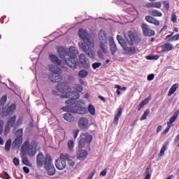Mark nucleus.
<instances>
[{
  "instance_id": "nucleus-40",
  "label": "nucleus",
  "mask_w": 179,
  "mask_h": 179,
  "mask_svg": "<svg viewBox=\"0 0 179 179\" xmlns=\"http://www.w3.org/2000/svg\"><path fill=\"white\" fill-rule=\"evenodd\" d=\"M6 100H8V97L6 96V95H4L1 97V100H0V103L1 104V106L3 104H5V103H6Z\"/></svg>"
},
{
  "instance_id": "nucleus-64",
  "label": "nucleus",
  "mask_w": 179,
  "mask_h": 179,
  "mask_svg": "<svg viewBox=\"0 0 179 179\" xmlns=\"http://www.w3.org/2000/svg\"><path fill=\"white\" fill-rule=\"evenodd\" d=\"M172 178H173V175H171L166 178V179H172Z\"/></svg>"
},
{
  "instance_id": "nucleus-28",
  "label": "nucleus",
  "mask_w": 179,
  "mask_h": 179,
  "mask_svg": "<svg viewBox=\"0 0 179 179\" xmlns=\"http://www.w3.org/2000/svg\"><path fill=\"white\" fill-rule=\"evenodd\" d=\"M57 90L58 92H60V93H64L65 91V84L64 83H60L57 85Z\"/></svg>"
},
{
  "instance_id": "nucleus-29",
  "label": "nucleus",
  "mask_w": 179,
  "mask_h": 179,
  "mask_svg": "<svg viewBox=\"0 0 179 179\" xmlns=\"http://www.w3.org/2000/svg\"><path fill=\"white\" fill-rule=\"evenodd\" d=\"M88 111L91 115H96V108L93 106V105H88Z\"/></svg>"
},
{
  "instance_id": "nucleus-54",
  "label": "nucleus",
  "mask_w": 179,
  "mask_h": 179,
  "mask_svg": "<svg viewBox=\"0 0 179 179\" xmlns=\"http://www.w3.org/2000/svg\"><path fill=\"white\" fill-rule=\"evenodd\" d=\"M4 179H10V176H9V173L8 172H4V177H3Z\"/></svg>"
},
{
  "instance_id": "nucleus-25",
  "label": "nucleus",
  "mask_w": 179,
  "mask_h": 179,
  "mask_svg": "<svg viewBox=\"0 0 179 179\" xmlns=\"http://www.w3.org/2000/svg\"><path fill=\"white\" fill-rule=\"evenodd\" d=\"M122 115V108H120L117 113L115 115L113 122L114 124H118V121H120V117Z\"/></svg>"
},
{
  "instance_id": "nucleus-31",
  "label": "nucleus",
  "mask_w": 179,
  "mask_h": 179,
  "mask_svg": "<svg viewBox=\"0 0 179 179\" xmlns=\"http://www.w3.org/2000/svg\"><path fill=\"white\" fill-rule=\"evenodd\" d=\"M67 145H68L69 150L71 152H73V148H74V146H75V144H74V143H73V141L69 140V141H68Z\"/></svg>"
},
{
  "instance_id": "nucleus-58",
  "label": "nucleus",
  "mask_w": 179,
  "mask_h": 179,
  "mask_svg": "<svg viewBox=\"0 0 179 179\" xmlns=\"http://www.w3.org/2000/svg\"><path fill=\"white\" fill-rule=\"evenodd\" d=\"M124 38H122V36H121V35H117V41H120L121 40H123Z\"/></svg>"
},
{
  "instance_id": "nucleus-21",
  "label": "nucleus",
  "mask_w": 179,
  "mask_h": 179,
  "mask_svg": "<svg viewBox=\"0 0 179 179\" xmlns=\"http://www.w3.org/2000/svg\"><path fill=\"white\" fill-rule=\"evenodd\" d=\"M145 20L146 22H148V23H151L155 26H160V22H159V20H156V18L152 16H150V15L145 16Z\"/></svg>"
},
{
  "instance_id": "nucleus-17",
  "label": "nucleus",
  "mask_w": 179,
  "mask_h": 179,
  "mask_svg": "<svg viewBox=\"0 0 179 179\" xmlns=\"http://www.w3.org/2000/svg\"><path fill=\"white\" fill-rule=\"evenodd\" d=\"M78 127H80L81 129H87V128H89V119H87V117L80 118Z\"/></svg>"
},
{
  "instance_id": "nucleus-14",
  "label": "nucleus",
  "mask_w": 179,
  "mask_h": 179,
  "mask_svg": "<svg viewBox=\"0 0 179 179\" xmlns=\"http://www.w3.org/2000/svg\"><path fill=\"white\" fill-rule=\"evenodd\" d=\"M178 115H179V110H178L174 113V114L173 115V117L170 118L169 122H168L167 127L163 131V135H166V134H167L169 131H170V128L173 127V123L176 122V120L178 118Z\"/></svg>"
},
{
  "instance_id": "nucleus-10",
  "label": "nucleus",
  "mask_w": 179,
  "mask_h": 179,
  "mask_svg": "<svg viewBox=\"0 0 179 179\" xmlns=\"http://www.w3.org/2000/svg\"><path fill=\"white\" fill-rule=\"evenodd\" d=\"M99 37L101 42V49L104 54H107V44H108V39L107 38L106 31L101 29L99 32Z\"/></svg>"
},
{
  "instance_id": "nucleus-51",
  "label": "nucleus",
  "mask_w": 179,
  "mask_h": 179,
  "mask_svg": "<svg viewBox=\"0 0 179 179\" xmlns=\"http://www.w3.org/2000/svg\"><path fill=\"white\" fill-rule=\"evenodd\" d=\"M23 171L26 174H29L30 173V169L27 166L23 167Z\"/></svg>"
},
{
  "instance_id": "nucleus-12",
  "label": "nucleus",
  "mask_w": 179,
  "mask_h": 179,
  "mask_svg": "<svg viewBox=\"0 0 179 179\" xmlns=\"http://www.w3.org/2000/svg\"><path fill=\"white\" fill-rule=\"evenodd\" d=\"M16 118H17V116L13 115L10 117L4 128V135H8L10 132V129L14 127V129H16Z\"/></svg>"
},
{
  "instance_id": "nucleus-8",
  "label": "nucleus",
  "mask_w": 179,
  "mask_h": 179,
  "mask_svg": "<svg viewBox=\"0 0 179 179\" xmlns=\"http://www.w3.org/2000/svg\"><path fill=\"white\" fill-rule=\"evenodd\" d=\"M49 71L52 72V74L49 76V79L51 82H56L58 83L62 80V76L60 75L61 73V69L55 66L54 64H50Z\"/></svg>"
},
{
  "instance_id": "nucleus-56",
  "label": "nucleus",
  "mask_w": 179,
  "mask_h": 179,
  "mask_svg": "<svg viewBox=\"0 0 179 179\" xmlns=\"http://www.w3.org/2000/svg\"><path fill=\"white\" fill-rule=\"evenodd\" d=\"M80 106V104H85V100L80 99V101H77V106Z\"/></svg>"
},
{
  "instance_id": "nucleus-18",
  "label": "nucleus",
  "mask_w": 179,
  "mask_h": 179,
  "mask_svg": "<svg viewBox=\"0 0 179 179\" xmlns=\"http://www.w3.org/2000/svg\"><path fill=\"white\" fill-rule=\"evenodd\" d=\"M79 59L80 64H82L85 68H90V62L89 61V59L86 57V55L85 54H80Z\"/></svg>"
},
{
  "instance_id": "nucleus-44",
  "label": "nucleus",
  "mask_w": 179,
  "mask_h": 179,
  "mask_svg": "<svg viewBox=\"0 0 179 179\" xmlns=\"http://www.w3.org/2000/svg\"><path fill=\"white\" fill-rule=\"evenodd\" d=\"M153 8H157L158 9H160L162 8V3L161 2H155L152 3Z\"/></svg>"
},
{
  "instance_id": "nucleus-48",
  "label": "nucleus",
  "mask_w": 179,
  "mask_h": 179,
  "mask_svg": "<svg viewBox=\"0 0 179 179\" xmlns=\"http://www.w3.org/2000/svg\"><path fill=\"white\" fill-rule=\"evenodd\" d=\"M97 55H98V57H99V58H100L101 59H103L104 58V55L103 54V52H101V50H98Z\"/></svg>"
},
{
  "instance_id": "nucleus-42",
  "label": "nucleus",
  "mask_w": 179,
  "mask_h": 179,
  "mask_svg": "<svg viewBox=\"0 0 179 179\" xmlns=\"http://www.w3.org/2000/svg\"><path fill=\"white\" fill-rule=\"evenodd\" d=\"M101 66V63L95 62L92 64L93 69H97V68H100Z\"/></svg>"
},
{
  "instance_id": "nucleus-24",
  "label": "nucleus",
  "mask_w": 179,
  "mask_h": 179,
  "mask_svg": "<svg viewBox=\"0 0 179 179\" xmlns=\"http://www.w3.org/2000/svg\"><path fill=\"white\" fill-rule=\"evenodd\" d=\"M177 89H178V84L176 83L173 85H172L171 87L170 88L168 92V96H173V94H174V93H176V92L177 91Z\"/></svg>"
},
{
  "instance_id": "nucleus-15",
  "label": "nucleus",
  "mask_w": 179,
  "mask_h": 179,
  "mask_svg": "<svg viewBox=\"0 0 179 179\" xmlns=\"http://www.w3.org/2000/svg\"><path fill=\"white\" fill-rule=\"evenodd\" d=\"M17 138L13 143V146H20L23 143V129H19L15 132Z\"/></svg>"
},
{
  "instance_id": "nucleus-43",
  "label": "nucleus",
  "mask_w": 179,
  "mask_h": 179,
  "mask_svg": "<svg viewBox=\"0 0 179 179\" xmlns=\"http://www.w3.org/2000/svg\"><path fill=\"white\" fill-rule=\"evenodd\" d=\"M23 122V119L22 117H20L17 120V122H15L16 127H19L20 125H22V123Z\"/></svg>"
},
{
  "instance_id": "nucleus-63",
  "label": "nucleus",
  "mask_w": 179,
  "mask_h": 179,
  "mask_svg": "<svg viewBox=\"0 0 179 179\" xmlns=\"http://www.w3.org/2000/svg\"><path fill=\"white\" fill-rule=\"evenodd\" d=\"M150 177H151L150 173H148V174L145 176V177L144 179H150Z\"/></svg>"
},
{
  "instance_id": "nucleus-35",
  "label": "nucleus",
  "mask_w": 179,
  "mask_h": 179,
  "mask_svg": "<svg viewBox=\"0 0 179 179\" xmlns=\"http://www.w3.org/2000/svg\"><path fill=\"white\" fill-rule=\"evenodd\" d=\"M87 75H89V72H87L85 70H81L78 73V76H80V78H86V76H87Z\"/></svg>"
},
{
  "instance_id": "nucleus-32",
  "label": "nucleus",
  "mask_w": 179,
  "mask_h": 179,
  "mask_svg": "<svg viewBox=\"0 0 179 179\" xmlns=\"http://www.w3.org/2000/svg\"><path fill=\"white\" fill-rule=\"evenodd\" d=\"M22 163L23 164H24L25 166H28L29 167H31V163H30V162L29 161V158H27V157H22Z\"/></svg>"
},
{
  "instance_id": "nucleus-38",
  "label": "nucleus",
  "mask_w": 179,
  "mask_h": 179,
  "mask_svg": "<svg viewBox=\"0 0 179 179\" xmlns=\"http://www.w3.org/2000/svg\"><path fill=\"white\" fill-rule=\"evenodd\" d=\"M66 160L68 161L69 166H71V167H73V166H75V161H73V159H71V158H69H69L66 159Z\"/></svg>"
},
{
  "instance_id": "nucleus-7",
  "label": "nucleus",
  "mask_w": 179,
  "mask_h": 179,
  "mask_svg": "<svg viewBox=\"0 0 179 179\" xmlns=\"http://www.w3.org/2000/svg\"><path fill=\"white\" fill-rule=\"evenodd\" d=\"M50 59L51 62L55 64V65H57L58 66H60L64 69V65H68L71 69H76V63L73 62H71L70 60H68L67 59H62V60H59L58 57L55 56V55H50Z\"/></svg>"
},
{
  "instance_id": "nucleus-22",
  "label": "nucleus",
  "mask_w": 179,
  "mask_h": 179,
  "mask_svg": "<svg viewBox=\"0 0 179 179\" xmlns=\"http://www.w3.org/2000/svg\"><path fill=\"white\" fill-rule=\"evenodd\" d=\"M161 48H162L163 52H166H166L171 51V50H173V48H174V46L173 45V44H171L170 43H166L163 44L161 46Z\"/></svg>"
},
{
  "instance_id": "nucleus-20",
  "label": "nucleus",
  "mask_w": 179,
  "mask_h": 179,
  "mask_svg": "<svg viewBox=\"0 0 179 179\" xmlns=\"http://www.w3.org/2000/svg\"><path fill=\"white\" fill-rule=\"evenodd\" d=\"M44 163H45V157L41 152L36 156V164L38 166V167H42Z\"/></svg>"
},
{
  "instance_id": "nucleus-34",
  "label": "nucleus",
  "mask_w": 179,
  "mask_h": 179,
  "mask_svg": "<svg viewBox=\"0 0 179 179\" xmlns=\"http://www.w3.org/2000/svg\"><path fill=\"white\" fill-rule=\"evenodd\" d=\"M16 110V104H11L7 109L8 113L10 114V113H13Z\"/></svg>"
},
{
  "instance_id": "nucleus-59",
  "label": "nucleus",
  "mask_w": 179,
  "mask_h": 179,
  "mask_svg": "<svg viewBox=\"0 0 179 179\" xmlns=\"http://www.w3.org/2000/svg\"><path fill=\"white\" fill-rule=\"evenodd\" d=\"M160 131H162V125H159V126L157 127V134H159V132H160Z\"/></svg>"
},
{
  "instance_id": "nucleus-61",
  "label": "nucleus",
  "mask_w": 179,
  "mask_h": 179,
  "mask_svg": "<svg viewBox=\"0 0 179 179\" xmlns=\"http://www.w3.org/2000/svg\"><path fill=\"white\" fill-rule=\"evenodd\" d=\"M99 99H100V100H101L103 103H106V99H104V97H103L102 96H99Z\"/></svg>"
},
{
  "instance_id": "nucleus-53",
  "label": "nucleus",
  "mask_w": 179,
  "mask_h": 179,
  "mask_svg": "<svg viewBox=\"0 0 179 179\" xmlns=\"http://www.w3.org/2000/svg\"><path fill=\"white\" fill-rule=\"evenodd\" d=\"M73 135H74L75 139H76V138H78V135H79V129L74 130Z\"/></svg>"
},
{
  "instance_id": "nucleus-52",
  "label": "nucleus",
  "mask_w": 179,
  "mask_h": 179,
  "mask_svg": "<svg viewBox=\"0 0 179 179\" xmlns=\"http://www.w3.org/2000/svg\"><path fill=\"white\" fill-rule=\"evenodd\" d=\"M100 176H101L102 177H106V176H107V169H104L103 171H102L100 173Z\"/></svg>"
},
{
  "instance_id": "nucleus-19",
  "label": "nucleus",
  "mask_w": 179,
  "mask_h": 179,
  "mask_svg": "<svg viewBox=\"0 0 179 179\" xmlns=\"http://www.w3.org/2000/svg\"><path fill=\"white\" fill-rule=\"evenodd\" d=\"M109 45H110V50L112 55H115V52H117V51H118V48H117V44H115L114 38L110 37L109 38Z\"/></svg>"
},
{
  "instance_id": "nucleus-5",
  "label": "nucleus",
  "mask_w": 179,
  "mask_h": 179,
  "mask_svg": "<svg viewBox=\"0 0 179 179\" xmlns=\"http://www.w3.org/2000/svg\"><path fill=\"white\" fill-rule=\"evenodd\" d=\"M124 38L126 41H127L129 45H126L124 48L123 49L125 54H127V55H134V54L136 53V48L132 46L134 45V41L136 40V34L134 33V31H130L127 32V34H124Z\"/></svg>"
},
{
  "instance_id": "nucleus-41",
  "label": "nucleus",
  "mask_w": 179,
  "mask_h": 179,
  "mask_svg": "<svg viewBox=\"0 0 179 179\" xmlns=\"http://www.w3.org/2000/svg\"><path fill=\"white\" fill-rule=\"evenodd\" d=\"M119 44L121 45V47L124 49L125 46L127 45V42H125V40L122 39L118 41Z\"/></svg>"
},
{
  "instance_id": "nucleus-23",
  "label": "nucleus",
  "mask_w": 179,
  "mask_h": 179,
  "mask_svg": "<svg viewBox=\"0 0 179 179\" xmlns=\"http://www.w3.org/2000/svg\"><path fill=\"white\" fill-rule=\"evenodd\" d=\"M64 120H66V121H68L69 122H73V121H75V117L70 113H66L64 114Z\"/></svg>"
},
{
  "instance_id": "nucleus-57",
  "label": "nucleus",
  "mask_w": 179,
  "mask_h": 179,
  "mask_svg": "<svg viewBox=\"0 0 179 179\" xmlns=\"http://www.w3.org/2000/svg\"><path fill=\"white\" fill-rule=\"evenodd\" d=\"M146 8H153V3H149L145 5Z\"/></svg>"
},
{
  "instance_id": "nucleus-50",
  "label": "nucleus",
  "mask_w": 179,
  "mask_h": 179,
  "mask_svg": "<svg viewBox=\"0 0 179 179\" xmlns=\"http://www.w3.org/2000/svg\"><path fill=\"white\" fill-rule=\"evenodd\" d=\"M148 80H153L155 79V74H150L147 77Z\"/></svg>"
},
{
  "instance_id": "nucleus-6",
  "label": "nucleus",
  "mask_w": 179,
  "mask_h": 179,
  "mask_svg": "<svg viewBox=\"0 0 179 179\" xmlns=\"http://www.w3.org/2000/svg\"><path fill=\"white\" fill-rule=\"evenodd\" d=\"M21 153L23 156L27 155L29 157H34L37 153V144L36 142L30 143L29 140H27L21 147Z\"/></svg>"
},
{
  "instance_id": "nucleus-33",
  "label": "nucleus",
  "mask_w": 179,
  "mask_h": 179,
  "mask_svg": "<svg viewBox=\"0 0 179 179\" xmlns=\"http://www.w3.org/2000/svg\"><path fill=\"white\" fill-rule=\"evenodd\" d=\"M12 145V140L11 139H8L6 141V145H5V149L6 150V152H9V150H10V146Z\"/></svg>"
},
{
  "instance_id": "nucleus-13",
  "label": "nucleus",
  "mask_w": 179,
  "mask_h": 179,
  "mask_svg": "<svg viewBox=\"0 0 179 179\" xmlns=\"http://www.w3.org/2000/svg\"><path fill=\"white\" fill-rule=\"evenodd\" d=\"M71 110L73 114H87V108L78 106L76 99H73V108H71Z\"/></svg>"
},
{
  "instance_id": "nucleus-3",
  "label": "nucleus",
  "mask_w": 179,
  "mask_h": 179,
  "mask_svg": "<svg viewBox=\"0 0 179 179\" xmlns=\"http://www.w3.org/2000/svg\"><path fill=\"white\" fill-rule=\"evenodd\" d=\"M58 53L61 59H67V61H70L72 64L75 62L77 65L76 68H78V63L76 62V60H75V58H76L79 52H78L76 47L71 46L69 50L64 48H59Z\"/></svg>"
},
{
  "instance_id": "nucleus-49",
  "label": "nucleus",
  "mask_w": 179,
  "mask_h": 179,
  "mask_svg": "<svg viewBox=\"0 0 179 179\" xmlns=\"http://www.w3.org/2000/svg\"><path fill=\"white\" fill-rule=\"evenodd\" d=\"M164 8H166V9H167V10H169V9H170V4L169 3V1H164Z\"/></svg>"
},
{
  "instance_id": "nucleus-30",
  "label": "nucleus",
  "mask_w": 179,
  "mask_h": 179,
  "mask_svg": "<svg viewBox=\"0 0 179 179\" xmlns=\"http://www.w3.org/2000/svg\"><path fill=\"white\" fill-rule=\"evenodd\" d=\"M149 113H150V110H149V109L145 110L144 111V113L140 118L141 121H144V120H146V118H148V116L149 115Z\"/></svg>"
},
{
  "instance_id": "nucleus-9",
  "label": "nucleus",
  "mask_w": 179,
  "mask_h": 179,
  "mask_svg": "<svg viewBox=\"0 0 179 179\" xmlns=\"http://www.w3.org/2000/svg\"><path fill=\"white\" fill-rule=\"evenodd\" d=\"M44 166L45 169L48 171V176H55L56 173L55 166H54V164H52V159L51 158V155L49 154L45 155Z\"/></svg>"
},
{
  "instance_id": "nucleus-55",
  "label": "nucleus",
  "mask_w": 179,
  "mask_h": 179,
  "mask_svg": "<svg viewBox=\"0 0 179 179\" xmlns=\"http://www.w3.org/2000/svg\"><path fill=\"white\" fill-rule=\"evenodd\" d=\"M169 41H177V36L176 35L172 36L169 40Z\"/></svg>"
},
{
  "instance_id": "nucleus-11",
  "label": "nucleus",
  "mask_w": 179,
  "mask_h": 179,
  "mask_svg": "<svg viewBox=\"0 0 179 179\" xmlns=\"http://www.w3.org/2000/svg\"><path fill=\"white\" fill-rule=\"evenodd\" d=\"M69 159V155L66 153H62L60 155L59 159H56L55 166L58 170H64L66 167V160Z\"/></svg>"
},
{
  "instance_id": "nucleus-46",
  "label": "nucleus",
  "mask_w": 179,
  "mask_h": 179,
  "mask_svg": "<svg viewBox=\"0 0 179 179\" xmlns=\"http://www.w3.org/2000/svg\"><path fill=\"white\" fill-rule=\"evenodd\" d=\"M171 21L173 23H177V15H176L174 13H173L171 15Z\"/></svg>"
},
{
  "instance_id": "nucleus-60",
  "label": "nucleus",
  "mask_w": 179,
  "mask_h": 179,
  "mask_svg": "<svg viewBox=\"0 0 179 179\" xmlns=\"http://www.w3.org/2000/svg\"><path fill=\"white\" fill-rule=\"evenodd\" d=\"M5 143V141H3V138L2 137H0V145H3Z\"/></svg>"
},
{
  "instance_id": "nucleus-37",
  "label": "nucleus",
  "mask_w": 179,
  "mask_h": 179,
  "mask_svg": "<svg viewBox=\"0 0 179 179\" xmlns=\"http://www.w3.org/2000/svg\"><path fill=\"white\" fill-rule=\"evenodd\" d=\"M166 150H167V145H164L161 148L159 156H164V152H166Z\"/></svg>"
},
{
  "instance_id": "nucleus-26",
  "label": "nucleus",
  "mask_w": 179,
  "mask_h": 179,
  "mask_svg": "<svg viewBox=\"0 0 179 179\" xmlns=\"http://www.w3.org/2000/svg\"><path fill=\"white\" fill-rule=\"evenodd\" d=\"M150 15H152V16H155V17H160L162 16H163V14L162 13V12L157 10H151L150 11Z\"/></svg>"
},
{
  "instance_id": "nucleus-16",
  "label": "nucleus",
  "mask_w": 179,
  "mask_h": 179,
  "mask_svg": "<svg viewBox=\"0 0 179 179\" xmlns=\"http://www.w3.org/2000/svg\"><path fill=\"white\" fill-rule=\"evenodd\" d=\"M141 27L144 36H155V31L149 28V25L146 24H142Z\"/></svg>"
},
{
  "instance_id": "nucleus-62",
  "label": "nucleus",
  "mask_w": 179,
  "mask_h": 179,
  "mask_svg": "<svg viewBox=\"0 0 179 179\" xmlns=\"http://www.w3.org/2000/svg\"><path fill=\"white\" fill-rule=\"evenodd\" d=\"M173 34H174V32H172V34L167 35V36H166V40H167L168 38H170V37H172V36H173Z\"/></svg>"
},
{
  "instance_id": "nucleus-39",
  "label": "nucleus",
  "mask_w": 179,
  "mask_h": 179,
  "mask_svg": "<svg viewBox=\"0 0 179 179\" xmlns=\"http://www.w3.org/2000/svg\"><path fill=\"white\" fill-rule=\"evenodd\" d=\"M3 125H5L3 120H0V135H2L3 132Z\"/></svg>"
},
{
  "instance_id": "nucleus-1",
  "label": "nucleus",
  "mask_w": 179,
  "mask_h": 179,
  "mask_svg": "<svg viewBox=\"0 0 179 179\" xmlns=\"http://www.w3.org/2000/svg\"><path fill=\"white\" fill-rule=\"evenodd\" d=\"M78 34L80 38H82V40L84 41V43H79V48H80V50H83V51L90 58H94L96 55L94 50H93V48L94 47V41H93V38H92V36L89 34L87 31L83 29H79Z\"/></svg>"
},
{
  "instance_id": "nucleus-47",
  "label": "nucleus",
  "mask_w": 179,
  "mask_h": 179,
  "mask_svg": "<svg viewBox=\"0 0 179 179\" xmlns=\"http://www.w3.org/2000/svg\"><path fill=\"white\" fill-rule=\"evenodd\" d=\"M13 163H14L15 166H19V164H20V161H19V159L15 157L13 159Z\"/></svg>"
},
{
  "instance_id": "nucleus-2",
  "label": "nucleus",
  "mask_w": 179,
  "mask_h": 179,
  "mask_svg": "<svg viewBox=\"0 0 179 179\" xmlns=\"http://www.w3.org/2000/svg\"><path fill=\"white\" fill-rule=\"evenodd\" d=\"M80 140L78 144V152L77 153V158L79 160H85L87 157V150L82 149L85 148L86 145L89 146L92 141H93V136L87 133H82L80 134Z\"/></svg>"
},
{
  "instance_id": "nucleus-45",
  "label": "nucleus",
  "mask_w": 179,
  "mask_h": 179,
  "mask_svg": "<svg viewBox=\"0 0 179 179\" xmlns=\"http://www.w3.org/2000/svg\"><path fill=\"white\" fill-rule=\"evenodd\" d=\"M147 59H159V56L148 55L146 57Z\"/></svg>"
},
{
  "instance_id": "nucleus-36",
  "label": "nucleus",
  "mask_w": 179,
  "mask_h": 179,
  "mask_svg": "<svg viewBox=\"0 0 179 179\" xmlns=\"http://www.w3.org/2000/svg\"><path fill=\"white\" fill-rule=\"evenodd\" d=\"M73 89L77 90V92H79L80 93H81V92H83V87L79 84H76L73 86Z\"/></svg>"
},
{
  "instance_id": "nucleus-4",
  "label": "nucleus",
  "mask_w": 179,
  "mask_h": 179,
  "mask_svg": "<svg viewBox=\"0 0 179 179\" xmlns=\"http://www.w3.org/2000/svg\"><path fill=\"white\" fill-rule=\"evenodd\" d=\"M62 99H70L65 101L66 106L62 108L63 111L72 113L71 108H73V100H78L80 97L79 93L76 92H68L65 94L61 95Z\"/></svg>"
},
{
  "instance_id": "nucleus-27",
  "label": "nucleus",
  "mask_w": 179,
  "mask_h": 179,
  "mask_svg": "<svg viewBox=\"0 0 179 179\" xmlns=\"http://www.w3.org/2000/svg\"><path fill=\"white\" fill-rule=\"evenodd\" d=\"M149 101H150L149 98H146L143 101H141V103L139 104L138 110L141 111V110H142V108L145 107V106H146L148 103H149Z\"/></svg>"
}]
</instances>
